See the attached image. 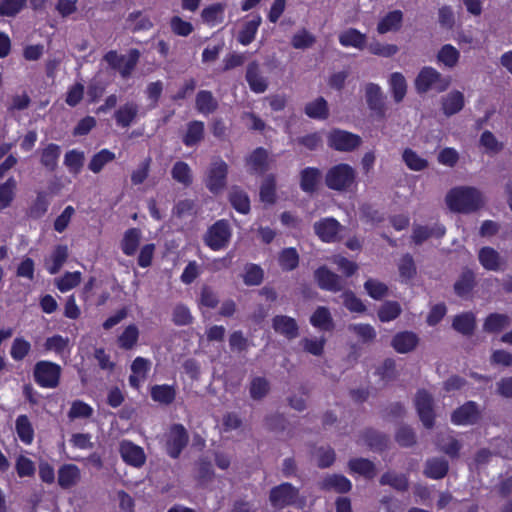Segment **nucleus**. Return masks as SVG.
Here are the masks:
<instances>
[{
    "mask_svg": "<svg viewBox=\"0 0 512 512\" xmlns=\"http://www.w3.org/2000/svg\"><path fill=\"white\" fill-rule=\"evenodd\" d=\"M261 16L257 15L250 21L246 22L242 30L239 32L238 40L242 45L250 44L258 31L261 24Z\"/></svg>",
    "mask_w": 512,
    "mask_h": 512,
    "instance_id": "c9c22d12",
    "label": "nucleus"
},
{
    "mask_svg": "<svg viewBox=\"0 0 512 512\" xmlns=\"http://www.w3.org/2000/svg\"><path fill=\"white\" fill-rule=\"evenodd\" d=\"M176 391L170 385H155L151 388V397L155 402L168 405L175 399Z\"/></svg>",
    "mask_w": 512,
    "mask_h": 512,
    "instance_id": "f704fd0d",
    "label": "nucleus"
},
{
    "mask_svg": "<svg viewBox=\"0 0 512 512\" xmlns=\"http://www.w3.org/2000/svg\"><path fill=\"white\" fill-rule=\"evenodd\" d=\"M445 234V228L442 225H435L433 228L418 226L413 231V240L420 244L430 236L442 237Z\"/></svg>",
    "mask_w": 512,
    "mask_h": 512,
    "instance_id": "58836bf2",
    "label": "nucleus"
},
{
    "mask_svg": "<svg viewBox=\"0 0 512 512\" xmlns=\"http://www.w3.org/2000/svg\"><path fill=\"white\" fill-rule=\"evenodd\" d=\"M328 144L338 151H352L361 144V138L351 132L333 130L328 136Z\"/></svg>",
    "mask_w": 512,
    "mask_h": 512,
    "instance_id": "1a4fd4ad",
    "label": "nucleus"
},
{
    "mask_svg": "<svg viewBox=\"0 0 512 512\" xmlns=\"http://www.w3.org/2000/svg\"><path fill=\"white\" fill-rule=\"evenodd\" d=\"M460 58V52L452 45H444L437 54V61L439 64L447 68L456 66Z\"/></svg>",
    "mask_w": 512,
    "mask_h": 512,
    "instance_id": "473e14b6",
    "label": "nucleus"
},
{
    "mask_svg": "<svg viewBox=\"0 0 512 512\" xmlns=\"http://www.w3.org/2000/svg\"><path fill=\"white\" fill-rule=\"evenodd\" d=\"M510 324V318L505 314L493 313L486 318L484 330L498 332Z\"/></svg>",
    "mask_w": 512,
    "mask_h": 512,
    "instance_id": "c03bdc74",
    "label": "nucleus"
},
{
    "mask_svg": "<svg viewBox=\"0 0 512 512\" xmlns=\"http://www.w3.org/2000/svg\"><path fill=\"white\" fill-rule=\"evenodd\" d=\"M16 181L9 178L5 183L0 185V210L8 207L14 198Z\"/></svg>",
    "mask_w": 512,
    "mask_h": 512,
    "instance_id": "864d4df0",
    "label": "nucleus"
},
{
    "mask_svg": "<svg viewBox=\"0 0 512 512\" xmlns=\"http://www.w3.org/2000/svg\"><path fill=\"white\" fill-rule=\"evenodd\" d=\"M196 468H197L196 479L200 483H204V482H207L212 479L214 472H213L211 461L206 460L204 458H200L196 462Z\"/></svg>",
    "mask_w": 512,
    "mask_h": 512,
    "instance_id": "680f3d73",
    "label": "nucleus"
},
{
    "mask_svg": "<svg viewBox=\"0 0 512 512\" xmlns=\"http://www.w3.org/2000/svg\"><path fill=\"white\" fill-rule=\"evenodd\" d=\"M364 287L368 295L376 300L383 298L388 292V287L375 279H368Z\"/></svg>",
    "mask_w": 512,
    "mask_h": 512,
    "instance_id": "13d9d810",
    "label": "nucleus"
},
{
    "mask_svg": "<svg viewBox=\"0 0 512 512\" xmlns=\"http://www.w3.org/2000/svg\"><path fill=\"white\" fill-rule=\"evenodd\" d=\"M26 3L27 0H2L0 2V15L14 17L26 6Z\"/></svg>",
    "mask_w": 512,
    "mask_h": 512,
    "instance_id": "603ef678",
    "label": "nucleus"
},
{
    "mask_svg": "<svg viewBox=\"0 0 512 512\" xmlns=\"http://www.w3.org/2000/svg\"><path fill=\"white\" fill-rule=\"evenodd\" d=\"M464 106V95L460 91H452L443 98L442 108L447 116L459 112Z\"/></svg>",
    "mask_w": 512,
    "mask_h": 512,
    "instance_id": "c85d7f7f",
    "label": "nucleus"
},
{
    "mask_svg": "<svg viewBox=\"0 0 512 512\" xmlns=\"http://www.w3.org/2000/svg\"><path fill=\"white\" fill-rule=\"evenodd\" d=\"M339 42L344 47L363 49L366 43V35L356 29L350 28L340 33Z\"/></svg>",
    "mask_w": 512,
    "mask_h": 512,
    "instance_id": "a211bd4d",
    "label": "nucleus"
},
{
    "mask_svg": "<svg viewBox=\"0 0 512 512\" xmlns=\"http://www.w3.org/2000/svg\"><path fill=\"white\" fill-rule=\"evenodd\" d=\"M64 263V249L61 246H58L56 250L52 253L50 258H48L45 262L47 270L51 274L57 273Z\"/></svg>",
    "mask_w": 512,
    "mask_h": 512,
    "instance_id": "0e129e2a",
    "label": "nucleus"
},
{
    "mask_svg": "<svg viewBox=\"0 0 512 512\" xmlns=\"http://www.w3.org/2000/svg\"><path fill=\"white\" fill-rule=\"evenodd\" d=\"M263 280V270L260 266L249 264L245 268L244 282L247 285H259Z\"/></svg>",
    "mask_w": 512,
    "mask_h": 512,
    "instance_id": "774afa93",
    "label": "nucleus"
},
{
    "mask_svg": "<svg viewBox=\"0 0 512 512\" xmlns=\"http://www.w3.org/2000/svg\"><path fill=\"white\" fill-rule=\"evenodd\" d=\"M299 262L298 253L294 248H286L279 255V264L283 270H293Z\"/></svg>",
    "mask_w": 512,
    "mask_h": 512,
    "instance_id": "4d7b16f0",
    "label": "nucleus"
},
{
    "mask_svg": "<svg viewBox=\"0 0 512 512\" xmlns=\"http://www.w3.org/2000/svg\"><path fill=\"white\" fill-rule=\"evenodd\" d=\"M402 159L407 167L413 171H422L428 165L426 159L420 157L415 151L409 148L403 151Z\"/></svg>",
    "mask_w": 512,
    "mask_h": 512,
    "instance_id": "a19ab883",
    "label": "nucleus"
},
{
    "mask_svg": "<svg viewBox=\"0 0 512 512\" xmlns=\"http://www.w3.org/2000/svg\"><path fill=\"white\" fill-rule=\"evenodd\" d=\"M315 36L306 29L296 32L291 40V44L295 49H306L315 43Z\"/></svg>",
    "mask_w": 512,
    "mask_h": 512,
    "instance_id": "5fc2aeb1",
    "label": "nucleus"
},
{
    "mask_svg": "<svg viewBox=\"0 0 512 512\" xmlns=\"http://www.w3.org/2000/svg\"><path fill=\"white\" fill-rule=\"evenodd\" d=\"M356 172L348 164H338L330 168L326 174V185L337 191L349 189L355 182Z\"/></svg>",
    "mask_w": 512,
    "mask_h": 512,
    "instance_id": "7ed1b4c3",
    "label": "nucleus"
},
{
    "mask_svg": "<svg viewBox=\"0 0 512 512\" xmlns=\"http://www.w3.org/2000/svg\"><path fill=\"white\" fill-rule=\"evenodd\" d=\"M315 278L318 285L328 291L337 292L342 288L341 278L329 271L326 267H320L315 272Z\"/></svg>",
    "mask_w": 512,
    "mask_h": 512,
    "instance_id": "2eb2a0df",
    "label": "nucleus"
},
{
    "mask_svg": "<svg viewBox=\"0 0 512 512\" xmlns=\"http://www.w3.org/2000/svg\"><path fill=\"white\" fill-rule=\"evenodd\" d=\"M381 485H389L393 489L405 492L409 489V480L405 474H397L392 471L385 472L379 479Z\"/></svg>",
    "mask_w": 512,
    "mask_h": 512,
    "instance_id": "412c9836",
    "label": "nucleus"
},
{
    "mask_svg": "<svg viewBox=\"0 0 512 512\" xmlns=\"http://www.w3.org/2000/svg\"><path fill=\"white\" fill-rule=\"evenodd\" d=\"M340 228L339 222L333 218H325L314 225L316 234L324 242L335 241Z\"/></svg>",
    "mask_w": 512,
    "mask_h": 512,
    "instance_id": "4468645a",
    "label": "nucleus"
},
{
    "mask_svg": "<svg viewBox=\"0 0 512 512\" xmlns=\"http://www.w3.org/2000/svg\"><path fill=\"white\" fill-rule=\"evenodd\" d=\"M300 186L304 192L312 193L316 190L321 179V172L317 168L307 167L301 171Z\"/></svg>",
    "mask_w": 512,
    "mask_h": 512,
    "instance_id": "5701e85b",
    "label": "nucleus"
},
{
    "mask_svg": "<svg viewBox=\"0 0 512 512\" xmlns=\"http://www.w3.org/2000/svg\"><path fill=\"white\" fill-rule=\"evenodd\" d=\"M139 330L136 325H129L118 337V344L123 349H131L137 342Z\"/></svg>",
    "mask_w": 512,
    "mask_h": 512,
    "instance_id": "09e8293b",
    "label": "nucleus"
},
{
    "mask_svg": "<svg viewBox=\"0 0 512 512\" xmlns=\"http://www.w3.org/2000/svg\"><path fill=\"white\" fill-rule=\"evenodd\" d=\"M204 134V124L201 121H192L188 124L187 132L183 138L186 146H193L198 143Z\"/></svg>",
    "mask_w": 512,
    "mask_h": 512,
    "instance_id": "e433bc0d",
    "label": "nucleus"
},
{
    "mask_svg": "<svg viewBox=\"0 0 512 512\" xmlns=\"http://www.w3.org/2000/svg\"><path fill=\"white\" fill-rule=\"evenodd\" d=\"M268 154L263 148H257L247 159L249 170L254 173H263L267 169Z\"/></svg>",
    "mask_w": 512,
    "mask_h": 512,
    "instance_id": "2f4dec72",
    "label": "nucleus"
},
{
    "mask_svg": "<svg viewBox=\"0 0 512 512\" xmlns=\"http://www.w3.org/2000/svg\"><path fill=\"white\" fill-rule=\"evenodd\" d=\"M403 14L400 10H394L385 15L378 23L377 31L385 34L397 30L402 22Z\"/></svg>",
    "mask_w": 512,
    "mask_h": 512,
    "instance_id": "c756f323",
    "label": "nucleus"
},
{
    "mask_svg": "<svg viewBox=\"0 0 512 512\" xmlns=\"http://www.w3.org/2000/svg\"><path fill=\"white\" fill-rule=\"evenodd\" d=\"M61 155V148L55 144L48 145L42 152L41 163L48 170H54Z\"/></svg>",
    "mask_w": 512,
    "mask_h": 512,
    "instance_id": "4c0bfd02",
    "label": "nucleus"
},
{
    "mask_svg": "<svg viewBox=\"0 0 512 512\" xmlns=\"http://www.w3.org/2000/svg\"><path fill=\"white\" fill-rule=\"evenodd\" d=\"M123 460L134 467H141L146 461L144 450H119Z\"/></svg>",
    "mask_w": 512,
    "mask_h": 512,
    "instance_id": "69168bd1",
    "label": "nucleus"
},
{
    "mask_svg": "<svg viewBox=\"0 0 512 512\" xmlns=\"http://www.w3.org/2000/svg\"><path fill=\"white\" fill-rule=\"evenodd\" d=\"M449 84L450 80L442 77L441 74L432 67H424L415 80V87L420 93L426 92L429 89L442 92L448 88Z\"/></svg>",
    "mask_w": 512,
    "mask_h": 512,
    "instance_id": "20e7f679",
    "label": "nucleus"
},
{
    "mask_svg": "<svg viewBox=\"0 0 512 512\" xmlns=\"http://www.w3.org/2000/svg\"><path fill=\"white\" fill-rule=\"evenodd\" d=\"M232 232L226 220L216 221L204 235L205 244L214 251L225 248L231 238Z\"/></svg>",
    "mask_w": 512,
    "mask_h": 512,
    "instance_id": "39448f33",
    "label": "nucleus"
},
{
    "mask_svg": "<svg viewBox=\"0 0 512 512\" xmlns=\"http://www.w3.org/2000/svg\"><path fill=\"white\" fill-rule=\"evenodd\" d=\"M418 338L412 332H401L395 335L392 346L399 353H407L415 348Z\"/></svg>",
    "mask_w": 512,
    "mask_h": 512,
    "instance_id": "4be33fe9",
    "label": "nucleus"
},
{
    "mask_svg": "<svg viewBox=\"0 0 512 512\" xmlns=\"http://www.w3.org/2000/svg\"><path fill=\"white\" fill-rule=\"evenodd\" d=\"M349 470L353 473L359 474L366 479H373L376 476L375 464L369 459L354 458L348 462Z\"/></svg>",
    "mask_w": 512,
    "mask_h": 512,
    "instance_id": "dca6fc26",
    "label": "nucleus"
},
{
    "mask_svg": "<svg viewBox=\"0 0 512 512\" xmlns=\"http://www.w3.org/2000/svg\"><path fill=\"white\" fill-rule=\"evenodd\" d=\"M93 413V408L85 402L75 401L69 411L71 419H85L89 418Z\"/></svg>",
    "mask_w": 512,
    "mask_h": 512,
    "instance_id": "e2e57ef3",
    "label": "nucleus"
},
{
    "mask_svg": "<svg viewBox=\"0 0 512 512\" xmlns=\"http://www.w3.org/2000/svg\"><path fill=\"white\" fill-rule=\"evenodd\" d=\"M172 177L179 183L189 185L192 181L191 169L185 162H176L172 168Z\"/></svg>",
    "mask_w": 512,
    "mask_h": 512,
    "instance_id": "6e6d98bb",
    "label": "nucleus"
},
{
    "mask_svg": "<svg viewBox=\"0 0 512 512\" xmlns=\"http://www.w3.org/2000/svg\"><path fill=\"white\" fill-rule=\"evenodd\" d=\"M114 158L115 154L113 152L107 149H102L92 157L89 163V169L93 173H98L107 163L111 162Z\"/></svg>",
    "mask_w": 512,
    "mask_h": 512,
    "instance_id": "de8ad7c7",
    "label": "nucleus"
},
{
    "mask_svg": "<svg viewBox=\"0 0 512 512\" xmlns=\"http://www.w3.org/2000/svg\"><path fill=\"white\" fill-rule=\"evenodd\" d=\"M475 327V316L472 313H463L454 318L453 328L462 333L470 334Z\"/></svg>",
    "mask_w": 512,
    "mask_h": 512,
    "instance_id": "37998d69",
    "label": "nucleus"
},
{
    "mask_svg": "<svg viewBox=\"0 0 512 512\" xmlns=\"http://www.w3.org/2000/svg\"><path fill=\"white\" fill-rule=\"evenodd\" d=\"M61 375V366L49 362L40 361L34 368L35 381L42 387L54 388L59 382Z\"/></svg>",
    "mask_w": 512,
    "mask_h": 512,
    "instance_id": "0eeeda50",
    "label": "nucleus"
},
{
    "mask_svg": "<svg viewBox=\"0 0 512 512\" xmlns=\"http://www.w3.org/2000/svg\"><path fill=\"white\" fill-rule=\"evenodd\" d=\"M225 5L221 3L212 4L202 10L201 18L204 23L214 27L224 20Z\"/></svg>",
    "mask_w": 512,
    "mask_h": 512,
    "instance_id": "6ab92c4d",
    "label": "nucleus"
},
{
    "mask_svg": "<svg viewBox=\"0 0 512 512\" xmlns=\"http://www.w3.org/2000/svg\"><path fill=\"white\" fill-rule=\"evenodd\" d=\"M141 236L142 233L137 228H130L124 233L121 241V249L125 255L132 256L135 254L139 246Z\"/></svg>",
    "mask_w": 512,
    "mask_h": 512,
    "instance_id": "393cba45",
    "label": "nucleus"
},
{
    "mask_svg": "<svg viewBox=\"0 0 512 512\" xmlns=\"http://www.w3.org/2000/svg\"><path fill=\"white\" fill-rule=\"evenodd\" d=\"M448 470L449 465L446 460L434 458L427 461L424 474L430 479L438 480L444 478L447 475Z\"/></svg>",
    "mask_w": 512,
    "mask_h": 512,
    "instance_id": "a878e982",
    "label": "nucleus"
},
{
    "mask_svg": "<svg viewBox=\"0 0 512 512\" xmlns=\"http://www.w3.org/2000/svg\"><path fill=\"white\" fill-rule=\"evenodd\" d=\"M362 444L369 448H379L387 444V437L375 430H368L362 437Z\"/></svg>",
    "mask_w": 512,
    "mask_h": 512,
    "instance_id": "052dcab7",
    "label": "nucleus"
},
{
    "mask_svg": "<svg viewBox=\"0 0 512 512\" xmlns=\"http://www.w3.org/2000/svg\"><path fill=\"white\" fill-rule=\"evenodd\" d=\"M230 202L232 206L240 213L246 214L250 209L248 196L241 190L233 189L230 192Z\"/></svg>",
    "mask_w": 512,
    "mask_h": 512,
    "instance_id": "8fccbe9b",
    "label": "nucleus"
},
{
    "mask_svg": "<svg viewBox=\"0 0 512 512\" xmlns=\"http://www.w3.org/2000/svg\"><path fill=\"white\" fill-rule=\"evenodd\" d=\"M196 108L199 113L208 115L217 108V101L212 93L206 90L199 91L196 96Z\"/></svg>",
    "mask_w": 512,
    "mask_h": 512,
    "instance_id": "72a5a7b5",
    "label": "nucleus"
},
{
    "mask_svg": "<svg viewBox=\"0 0 512 512\" xmlns=\"http://www.w3.org/2000/svg\"><path fill=\"white\" fill-rule=\"evenodd\" d=\"M446 203L452 211L467 213L480 208L483 198L476 188L463 186L451 189L446 196Z\"/></svg>",
    "mask_w": 512,
    "mask_h": 512,
    "instance_id": "f257e3e1",
    "label": "nucleus"
},
{
    "mask_svg": "<svg viewBox=\"0 0 512 512\" xmlns=\"http://www.w3.org/2000/svg\"><path fill=\"white\" fill-rule=\"evenodd\" d=\"M366 100L372 110L382 112V93L378 85L370 83L366 86Z\"/></svg>",
    "mask_w": 512,
    "mask_h": 512,
    "instance_id": "ea45409f",
    "label": "nucleus"
},
{
    "mask_svg": "<svg viewBox=\"0 0 512 512\" xmlns=\"http://www.w3.org/2000/svg\"><path fill=\"white\" fill-rule=\"evenodd\" d=\"M139 59V52L131 50L127 55H118L115 51H110L105 55L106 62L114 69H117L121 76L128 77L135 68Z\"/></svg>",
    "mask_w": 512,
    "mask_h": 512,
    "instance_id": "6e6552de",
    "label": "nucleus"
},
{
    "mask_svg": "<svg viewBox=\"0 0 512 512\" xmlns=\"http://www.w3.org/2000/svg\"><path fill=\"white\" fill-rule=\"evenodd\" d=\"M167 444L169 448H185L188 444V433L181 424H174L170 427L167 434Z\"/></svg>",
    "mask_w": 512,
    "mask_h": 512,
    "instance_id": "aec40b11",
    "label": "nucleus"
},
{
    "mask_svg": "<svg viewBox=\"0 0 512 512\" xmlns=\"http://www.w3.org/2000/svg\"><path fill=\"white\" fill-rule=\"evenodd\" d=\"M171 30L174 34L186 37L193 31V26L190 22L183 20L179 16H174L170 20Z\"/></svg>",
    "mask_w": 512,
    "mask_h": 512,
    "instance_id": "338daca9",
    "label": "nucleus"
},
{
    "mask_svg": "<svg viewBox=\"0 0 512 512\" xmlns=\"http://www.w3.org/2000/svg\"><path fill=\"white\" fill-rule=\"evenodd\" d=\"M401 313V307L398 302L388 301L385 302L378 311L379 319L382 322H389L394 320Z\"/></svg>",
    "mask_w": 512,
    "mask_h": 512,
    "instance_id": "3c124183",
    "label": "nucleus"
},
{
    "mask_svg": "<svg viewBox=\"0 0 512 512\" xmlns=\"http://www.w3.org/2000/svg\"><path fill=\"white\" fill-rule=\"evenodd\" d=\"M415 406L423 425L427 428L432 427L434 423V411L431 395L424 390L418 391L415 397Z\"/></svg>",
    "mask_w": 512,
    "mask_h": 512,
    "instance_id": "9d476101",
    "label": "nucleus"
},
{
    "mask_svg": "<svg viewBox=\"0 0 512 512\" xmlns=\"http://www.w3.org/2000/svg\"><path fill=\"white\" fill-rule=\"evenodd\" d=\"M16 431L19 438L25 445H29L33 440V429L27 416L20 415L16 420Z\"/></svg>",
    "mask_w": 512,
    "mask_h": 512,
    "instance_id": "79ce46f5",
    "label": "nucleus"
},
{
    "mask_svg": "<svg viewBox=\"0 0 512 512\" xmlns=\"http://www.w3.org/2000/svg\"><path fill=\"white\" fill-rule=\"evenodd\" d=\"M478 257L481 265L487 270L497 271L501 268L502 260L493 248H482Z\"/></svg>",
    "mask_w": 512,
    "mask_h": 512,
    "instance_id": "cd10ccee",
    "label": "nucleus"
},
{
    "mask_svg": "<svg viewBox=\"0 0 512 512\" xmlns=\"http://www.w3.org/2000/svg\"><path fill=\"white\" fill-rule=\"evenodd\" d=\"M305 113L310 118L325 119L328 115L327 102L320 97L306 105Z\"/></svg>",
    "mask_w": 512,
    "mask_h": 512,
    "instance_id": "a18cd8bd",
    "label": "nucleus"
},
{
    "mask_svg": "<svg viewBox=\"0 0 512 512\" xmlns=\"http://www.w3.org/2000/svg\"><path fill=\"white\" fill-rule=\"evenodd\" d=\"M269 502L275 510H282L292 506L302 508L305 504V498L300 496V491L297 487L289 482H283L270 489Z\"/></svg>",
    "mask_w": 512,
    "mask_h": 512,
    "instance_id": "f03ea898",
    "label": "nucleus"
},
{
    "mask_svg": "<svg viewBox=\"0 0 512 512\" xmlns=\"http://www.w3.org/2000/svg\"><path fill=\"white\" fill-rule=\"evenodd\" d=\"M273 328L287 338H294L298 333L296 321L288 316H276L273 319Z\"/></svg>",
    "mask_w": 512,
    "mask_h": 512,
    "instance_id": "b1692460",
    "label": "nucleus"
},
{
    "mask_svg": "<svg viewBox=\"0 0 512 512\" xmlns=\"http://www.w3.org/2000/svg\"><path fill=\"white\" fill-rule=\"evenodd\" d=\"M390 87L393 92V96L396 102L403 100L406 94V80L401 73L395 72L390 76Z\"/></svg>",
    "mask_w": 512,
    "mask_h": 512,
    "instance_id": "49530a36",
    "label": "nucleus"
},
{
    "mask_svg": "<svg viewBox=\"0 0 512 512\" xmlns=\"http://www.w3.org/2000/svg\"><path fill=\"white\" fill-rule=\"evenodd\" d=\"M318 487L325 492L345 494L352 489V483L342 474H329L318 483Z\"/></svg>",
    "mask_w": 512,
    "mask_h": 512,
    "instance_id": "9b49d317",
    "label": "nucleus"
},
{
    "mask_svg": "<svg viewBox=\"0 0 512 512\" xmlns=\"http://www.w3.org/2000/svg\"><path fill=\"white\" fill-rule=\"evenodd\" d=\"M398 269L403 281L412 279L416 273L413 258L410 255L403 256L398 264Z\"/></svg>",
    "mask_w": 512,
    "mask_h": 512,
    "instance_id": "bf43d9fd",
    "label": "nucleus"
},
{
    "mask_svg": "<svg viewBox=\"0 0 512 512\" xmlns=\"http://www.w3.org/2000/svg\"><path fill=\"white\" fill-rule=\"evenodd\" d=\"M228 166L221 160H214L206 171L205 185L212 193H219L226 186Z\"/></svg>",
    "mask_w": 512,
    "mask_h": 512,
    "instance_id": "423d86ee",
    "label": "nucleus"
},
{
    "mask_svg": "<svg viewBox=\"0 0 512 512\" xmlns=\"http://www.w3.org/2000/svg\"><path fill=\"white\" fill-rule=\"evenodd\" d=\"M480 411L475 402L469 401L455 410L452 414V422L457 425H470L477 422Z\"/></svg>",
    "mask_w": 512,
    "mask_h": 512,
    "instance_id": "f8f14e48",
    "label": "nucleus"
},
{
    "mask_svg": "<svg viewBox=\"0 0 512 512\" xmlns=\"http://www.w3.org/2000/svg\"><path fill=\"white\" fill-rule=\"evenodd\" d=\"M246 80L252 91L263 93L267 88V81L259 73V66L256 62L250 63L247 67Z\"/></svg>",
    "mask_w": 512,
    "mask_h": 512,
    "instance_id": "f3484780",
    "label": "nucleus"
},
{
    "mask_svg": "<svg viewBox=\"0 0 512 512\" xmlns=\"http://www.w3.org/2000/svg\"><path fill=\"white\" fill-rule=\"evenodd\" d=\"M150 368V360L140 356L136 357L131 364V375L129 377L130 386L135 389H139L145 381Z\"/></svg>",
    "mask_w": 512,
    "mask_h": 512,
    "instance_id": "ddd939ff",
    "label": "nucleus"
},
{
    "mask_svg": "<svg viewBox=\"0 0 512 512\" xmlns=\"http://www.w3.org/2000/svg\"><path fill=\"white\" fill-rule=\"evenodd\" d=\"M138 113L135 103H126L115 112L116 123L121 127H128L134 121Z\"/></svg>",
    "mask_w": 512,
    "mask_h": 512,
    "instance_id": "7c9ffc66",
    "label": "nucleus"
},
{
    "mask_svg": "<svg viewBox=\"0 0 512 512\" xmlns=\"http://www.w3.org/2000/svg\"><path fill=\"white\" fill-rule=\"evenodd\" d=\"M310 323L321 331H330L334 326L330 311L325 307L316 309L310 318Z\"/></svg>",
    "mask_w": 512,
    "mask_h": 512,
    "instance_id": "bb28decb",
    "label": "nucleus"
}]
</instances>
